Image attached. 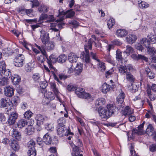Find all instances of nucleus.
<instances>
[{"instance_id":"obj_1","label":"nucleus","mask_w":156,"mask_h":156,"mask_svg":"<svg viewBox=\"0 0 156 156\" xmlns=\"http://www.w3.org/2000/svg\"><path fill=\"white\" fill-rule=\"evenodd\" d=\"M65 122V119L63 118H61L58 120V125H57V132L59 136L62 137L64 136L69 135L73 136V133L71 132L69 129H68L65 127L64 123Z\"/></svg>"},{"instance_id":"obj_2","label":"nucleus","mask_w":156,"mask_h":156,"mask_svg":"<svg viewBox=\"0 0 156 156\" xmlns=\"http://www.w3.org/2000/svg\"><path fill=\"white\" fill-rule=\"evenodd\" d=\"M93 41L91 39L89 40L87 44L84 45L85 52H82L80 55V58L86 63H88L90 62V58L88 49H91L92 48V44Z\"/></svg>"},{"instance_id":"obj_3","label":"nucleus","mask_w":156,"mask_h":156,"mask_svg":"<svg viewBox=\"0 0 156 156\" xmlns=\"http://www.w3.org/2000/svg\"><path fill=\"white\" fill-rule=\"evenodd\" d=\"M59 13L58 16L59 17V19L57 20H56L58 22L62 21L64 19L65 16L66 18H70L73 17L75 14V12L72 10H68L65 12L63 11L62 9L59 10Z\"/></svg>"},{"instance_id":"obj_4","label":"nucleus","mask_w":156,"mask_h":156,"mask_svg":"<svg viewBox=\"0 0 156 156\" xmlns=\"http://www.w3.org/2000/svg\"><path fill=\"white\" fill-rule=\"evenodd\" d=\"M77 144L75 145L73 143H69L71 147L72 148V156H83L82 154H80V151L78 146H81L82 142L79 140L77 139Z\"/></svg>"},{"instance_id":"obj_5","label":"nucleus","mask_w":156,"mask_h":156,"mask_svg":"<svg viewBox=\"0 0 156 156\" xmlns=\"http://www.w3.org/2000/svg\"><path fill=\"white\" fill-rule=\"evenodd\" d=\"M12 107V104L9 99L5 98L0 99V107H6L8 110H10Z\"/></svg>"},{"instance_id":"obj_6","label":"nucleus","mask_w":156,"mask_h":156,"mask_svg":"<svg viewBox=\"0 0 156 156\" xmlns=\"http://www.w3.org/2000/svg\"><path fill=\"white\" fill-rule=\"evenodd\" d=\"M14 64L16 66L21 67L25 63V58L22 54L17 55L14 59Z\"/></svg>"},{"instance_id":"obj_7","label":"nucleus","mask_w":156,"mask_h":156,"mask_svg":"<svg viewBox=\"0 0 156 156\" xmlns=\"http://www.w3.org/2000/svg\"><path fill=\"white\" fill-rule=\"evenodd\" d=\"M147 103L148 104L149 106L151 109V110L147 111V118H151L156 124V114L152 110L153 106L152 104L148 99H147Z\"/></svg>"},{"instance_id":"obj_8","label":"nucleus","mask_w":156,"mask_h":156,"mask_svg":"<svg viewBox=\"0 0 156 156\" xmlns=\"http://www.w3.org/2000/svg\"><path fill=\"white\" fill-rule=\"evenodd\" d=\"M40 32V38L42 42L44 44L46 45L49 41V34L46 31L45 29H43L41 30Z\"/></svg>"},{"instance_id":"obj_9","label":"nucleus","mask_w":156,"mask_h":156,"mask_svg":"<svg viewBox=\"0 0 156 156\" xmlns=\"http://www.w3.org/2000/svg\"><path fill=\"white\" fill-rule=\"evenodd\" d=\"M119 70L121 73L124 74L127 72H132L134 70V69L131 65L129 64L127 66H120L119 67Z\"/></svg>"},{"instance_id":"obj_10","label":"nucleus","mask_w":156,"mask_h":156,"mask_svg":"<svg viewBox=\"0 0 156 156\" xmlns=\"http://www.w3.org/2000/svg\"><path fill=\"white\" fill-rule=\"evenodd\" d=\"M98 112L99 116L101 118L104 119H108L111 116V115L107 109L104 108H99L98 110Z\"/></svg>"},{"instance_id":"obj_11","label":"nucleus","mask_w":156,"mask_h":156,"mask_svg":"<svg viewBox=\"0 0 156 156\" xmlns=\"http://www.w3.org/2000/svg\"><path fill=\"white\" fill-rule=\"evenodd\" d=\"M145 123L144 121L143 123L138 126L136 128L133 129V133L136 134L138 135H142L144 134L146 132L144 130V126Z\"/></svg>"},{"instance_id":"obj_12","label":"nucleus","mask_w":156,"mask_h":156,"mask_svg":"<svg viewBox=\"0 0 156 156\" xmlns=\"http://www.w3.org/2000/svg\"><path fill=\"white\" fill-rule=\"evenodd\" d=\"M14 90L13 88L9 86H7L4 88V93L5 95L7 97H11L14 94Z\"/></svg>"},{"instance_id":"obj_13","label":"nucleus","mask_w":156,"mask_h":156,"mask_svg":"<svg viewBox=\"0 0 156 156\" xmlns=\"http://www.w3.org/2000/svg\"><path fill=\"white\" fill-rule=\"evenodd\" d=\"M124 105L123 104H122L120 105H119V109L122 110V114L123 115H130L132 114L133 112V110L129 108V106H126L124 109L122 110V108L124 107Z\"/></svg>"},{"instance_id":"obj_14","label":"nucleus","mask_w":156,"mask_h":156,"mask_svg":"<svg viewBox=\"0 0 156 156\" xmlns=\"http://www.w3.org/2000/svg\"><path fill=\"white\" fill-rule=\"evenodd\" d=\"M18 116V114L16 112H12L10 115L8 120L9 124L10 125L14 124Z\"/></svg>"},{"instance_id":"obj_15","label":"nucleus","mask_w":156,"mask_h":156,"mask_svg":"<svg viewBox=\"0 0 156 156\" xmlns=\"http://www.w3.org/2000/svg\"><path fill=\"white\" fill-rule=\"evenodd\" d=\"M9 145L12 149L14 151H18L20 149V147L18 142L13 139L9 140Z\"/></svg>"},{"instance_id":"obj_16","label":"nucleus","mask_w":156,"mask_h":156,"mask_svg":"<svg viewBox=\"0 0 156 156\" xmlns=\"http://www.w3.org/2000/svg\"><path fill=\"white\" fill-rule=\"evenodd\" d=\"M107 110L109 112L111 116L112 114L117 112V108L115 105L112 104H108L106 106Z\"/></svg>"},{"instance_id":"obj_17","label":"nucleus","mask_w":156,"mask_h":156,"mask_svg":"<svg viewBox=\"0 0 156 156\" xmlns=\"http://www.w3.org/2000/svg\"><path fill=\"white\" fill-rule=\"evenodd\" d=\"M90 54L93 59L96 60L98 62H99L98 66L99 69L102 72L104 71L106 69L105 64L103 62H100L99 60L97 59L95 53H94L93 52H91L90 53Z\"/></svg>"},{"instance_id":"obj_18","label":"nucleus","mask_w":156,"mask_h":156,"mask_svg":"<svg viewBox=\"0 0 156 156\" xmlns=\"http://www.w3.org/2000/svg\"><path fill=\"white\" fill-rule=\"evenodd\" d=\"M113 87V85L111 87L106 83H104L101 86V89L103 93H106L107 92L111 90V89H112Z\"/></svg>"},{"instance_id":"obj_19","label":"nucleus","mask_w":156,"mask_h":156,"mask_svg":"<svg viewBox=\"0 0 156 156\" xmlns=\"http://www.w3.org/2000/svg\"><path fill=\"white\" fill-rule=\"evenodd\" d=\"M147 42L151 43L152 44L156 43V34L153 33L149 34L147 36Z\"/></svg>"},{"instance_id":"obj_20","label":"nucleus","mask_w":156,"mask_h":156,"mask_svg":"<svg viewBox=\"0 0 156 156\" xmlns=\"http://www.w3.org/2000/svg\"><path fill=\"white\" fill-rule=\"evenodd\" d=\"M116 34L118 37H123L126 36L128 32L125 29H119L116 30Z\"/></svg>"},{"instance_id":"obj_21","label":"nucleus","mask_w":156,"mask_h":156,"mask_svg":"<svg viewBox=\"0 0 156 156\" xmlns=\"http://www.w3.org/2000/svg\"><path fill=\"white\" fill-rule=\"evenodd\" d=\"M35 119L37 121V124L38 126L43 124L45 120L44 117L41 114L36 115Z\"/></svg>"},{"instance_id":"obj_22","label":"nucleus","mask_w":156,"mask_h":156,"mask_svg":"<svg viewBox=\"0 0 156 156\" xmlns=\"http://www.w3.org/2000/svg\"><path fill=\"white\" fill-rule=\"evenodd\" d=\"M35 63L34 62H31L25 66V70L27 72H30L35 67Z\"/></svg>"},{"instance_id":"obj_23","label":"nucleus","mask_w":156,"mask_h":156,"mask_svg":"<svg viewBox=\"0 0 156 156\" xmlns=\"http://www.w3.org/2000/svg\"><path fill=\"white\" fill-rule=\"evenodd\" d=\"M147 51L148 54L151 56V59L154 60V57H155L154 56L156 51L155 49L153 47L148 46L147 48Z\"/></svg>"},{"instance_id":"obj_24","label":"nucleus","mask_w":156,"mask_h":156,"mask_svg":"<svg viewBox=\"0 0 156 156\" xmlns=\"http://www.w3.org/2000/svg\"><path fill=\"white\" fill-rule=\"evenodd\" d=\"M125 97V94L124 92L121 91L119 94V95L116 98V101L119 104H123L122 103L124 101V99Z\"/></svg>"},{"instance_id":"obj_25","label":"nucleus","mask_w":156,"mask_h":156,"mask_svg":"<svg viewBox=\"0 0 156 156\" xmlns=\"http://www.w3.org/2000/svg\"><path fill=\"white\" fill-rule=\"evenodd\" d=\"M78 58V56L73 53H70L68 55V60L72 63L76 62Z\"/></svg>"},{"instance_id":"obj_26","label":"nucleus","mask_w":156,"mask_h":156,"mask_svg":"<svg viewBox=\"0 0 156 156\" xmlns=\"http://www.w3.org/2000/svg\"><path fill=\"white\" fill-rule=\"evenodd\" d=\"M137 38L136 36L133 34H129L126 37V40L129 44H132L136 41Z\"/></svg>"},{"instance_id":"obj_27","label":"nucleus","mask_w":156,"mask_h":156,"mask_svg":"<svg viewBox=\"0 0 156 156\" xmlns=\"http://www.w3.org/2000/svg\"><path fill=\"white\" fill-rule=\"evenodd\" d=\"M11 80L13 83L16 85L21 81V78L18 75L14 74L11 76Z\"/></svg>"},{"instance_id":"obj_28","label":"nucleus","mask_w":156,"mask_h":156,"mask_svg":"<svg viewBox=\"0 0 156 156\" xmlns=\"http://www.w3.org/2000/svg\"><path fill=\"white\" fill-rule=\"evenodd\" d=\"M12 134L13 137L19 140L21 138V134L20 132L16 129H13L12 132Z\"/></svg>"},{"instance_id":"obj_29","label":"nucleus","mask_w":156,"mask_h":156,"mask_svg":"<svg viewBox=\"0 0 156 156\" xmlns=\"http://www.w3.org/2000/svg\"><path fill=\"white\" fill-rule=\"evenodd\" d=\"M43 140L46 144H51L52 139L48 133H47L44 136Z\"/></svg>"},{"instance_id":"obj_30","label":"nucleus","mask_w":156,"mask_h":156,"mask_svg":"<svg viewBox=\"0 0 156 156\" xmlns=\"http://www.w3.org/2000/svg\"><path fill=\"white\" fill-rule=\"evenodd\" d=\"M83 70V64L79 63L77 64L76 67L75 68L74 71L75 74L79 75L82 71Z\"/></svg>"},{"instance_id":"obj_31","label":"nucleus","mask_w":156,"mask_h":156,"mask_svg":"<svg viewBox=\"0 0 156 156\" xmlns=\"http://www.w3.org/2000/svg\"><path fill=\"white\" fill-rule=\"evenodd\" d=\"M155 132H156V130L151 124H149L147 127V134L150 136Z\"/></svg>"},{"instance_id":"obj_32","label":"nucleus","mask_w":156,"mask_h":156,"mask_svg":"<svg viewBox=\"0 0 156 156\" xmlns=\"http://www.w3.org/2000/svg\"><path fill=\"white\" fill-rule=\"evenodd\" d=\"M131 57L135 60H138L140 59L146 61V58L143 55L134 54L131 55Z\"/></svg>"},{"instance_id":"obj_33","label":"nucleus","mask_w":156,"mask_h":156,"mask_svg":"<svg viewBox=\"0 0 156 156\" xmlns=\"http://www.w3.org/2000/svg\"><path fill=\"white\" fill-rule=\"evenodd\" d=\"M48 65L49 66V69L48 67L46 66L45 65L44 66V69L45 70L46 72L48 73V74H50V73H51V69H54V70H53V71L54 72H56L57 71V69L54 68L51 64H50V63L49 62H48Z\"/></svg>"},{"instance_id":"obj_34","label":"nucleus","mask_w":156,"mask_h":156,"mask_svg":"<svg viewBox=\"0 0 156 156\" xmlns=\"http://www.w3.org/2000/svg\"><path fill=\"white\" fill-rule=\"evenodd\" d=\"M4 71H2L0 73V75L2 76L5 77L8 79V77H10L11 75V73L9 69H5Z\"/></svg>"},{"instance_id":"obj_35","label":"nucleus","mask_w":156,"mask_h":156,"mask_svg":"<svg viewBox=\"0 0 156 156\" xmlns=\"http://www.w3.org/2000/svg\"><path fill=\"white\" fill-rule=\"evenodd\" d=\"M44 96L46 98L50 100H53L55 98L54 94L52 92L49 91H46L44 93Z\"/></svg>"},{"instance_id":"obj_36","label":"nucleus","mask_w":156,"mask_h":156,"mask_svg":"<svg viewBox=\"0 0 156 156\" xmlns=\"http://www.w3.org/2000/svg\"><path fill=\"white\" fill-rule=\"evenodd\" d=\"M57 58L56 56L54 54H52L49 57L47 58L48 63L49 62L50 64H51L52 63H55L57 61Z\"/></svg>"},{"instance_id":"obj_37","label":"nucleus","mask_w":156,"mask_h":156,"mask_svg":"<svg viewBox=\"0 0 156 156\" xmlns=\"http://www.w3.org/2000/svg\"><path fill=\"white\" fill-rule=\"evenodd\" d=\"M27 124L26 121L24 119H21L19 120L17 124V127L19 128H22L25 127Z\"/></svg>"},{"instance_id":"obj_38","label":"nucleus","mask_w":156,"mask_h":156,"mask_svg":"<svg viewBox=\"0 0 156 156\" xmlns=\"http://www.w3.org/2000/svg\"><path fill=\"white\" fill-rule=\"evenodd\" d=\"M84 91V89L82 88H76L75 90V93L77 95L78 97L80 98L82 97V95L83 92Z\"/></svg>"},{"instance_id":"obj_39","label":"nucleus","mask_w":156,"mask_h":156,"mask_svg":"<svg viewBox=\"0 0 156 156\" xmlns=\"http://www.w3.org/2000/svg\"><path fill=\"white\" fill-rule=\"evenodd\" d=\"M125 74H126V78L128 81L131 82L134 81L135 79L133 75L130 72H127Z\"/></svg>"},{"instance_id":"obj_40","label":"nucleus","mask_w":156,"mask_h":156,"mask_svg":"<svg viewBox=\"0 0 156 156\" xmlns=\"http://www.w3.org/2000/svg\"><path fill=\"white\" fill-rule=\"evenodd\" d=\"M32 78L34 81L36 83H39L41 80V76L38 73H35L33 75Z\"/></svg>"},{"instance_id":"obj_41","label":"nucleus","mask_w":156,"mask_h":156,"mask_svg":"<svg viewBox=\"0 0 156 156\" xmlns=\"http://www.w3.org/2000/svg\"><path fill=\"white\" fill-rule=\"evenodd\" d=\"M34 131V129L32 126H29L25 129V132L28 135H30L33 134Z\"/></svg>"},{"instance_id":"obj_42","label":"nucleus","mask_w":156,"mask_h":156,"mask_svg":"<svg viewBox=\"0 0 156 156\" xmlns=\"http://www.w3.org/2000/svg\"><path fill=\"white\" fill-rule=\"evenodd\" d=\"M39 11L40 12H46L48 11V8L46 6L41 5L38 8Z\"/></svg>"},{"instance_id":"obj_43","label":"nucleus","mask_w":156,"mask_h":156,"mask_svg":"<svg viewBox=\"0 0 156 156\" xmlns=\"http://www.w3.org/2000/svg\"><path fill=\"white\" fill-rule=\"evenodd\" d=\"M134 52V49L133 48L129 45H127L126 47V50L124 52L126 53L127 56L130 55V53H132Z\"/></svg>"},{"instance_id":"obj_44","label":"nucleus","mask_w":156,"mask_h":156,"mask_svg":"<svg viewBox=\"0 0 156 156\" xmlns=\"http://www.w3.org/2000/svg\"><path fill=\"white\" fill-rule=\"evenodd\" d=\"M67 59V57L65 55H60L57 58V61L59 62L63 63Z\"/></svg>"},{"instance_id":"obj_45","label":"nucleus","mask_w":156,"mask_h":156,"mask_svg":"<svg viewBox=\"0 0 156 156\" xmlns=\"http://www.w3.org/2000/svg\"><path fill=\"white\" fill-rule=\"evenodd\" d=\"M9 82V79L5 77L0 78V85L4 86L7 84Z\"/></svg>"},{"instance_id":"obj_46","label":"nucleus","mask_w":156,"mask_h":156,"mask_svg":"<svg viewBox=\"0 0 156 156\" xmlns=\"http://www.w3.org/2000/svg\"><path fill=\"white\" fill-rule=\"evenodd\" d=\"M20 101V99L18 97L14 96L11 99L10 102H12V106L13 105H16L19 103Z\"/></svg>"},{"instance_id":"obj_47","label":"nucleus","mask_w":156,"mask_h":156,"mask_svg":"<svg viewBox=\"0 0 156 156\" xmlns=\"http://www.w3.org/2000/svg\"><path fill=\"white\" fill-rule=\"evenodd\" d=\"M115 23V20L113 18H110L107 22V25L109 29L112 28Z\"/></svg>"},{"instance_id":"obj_48","label":"nucleus","mask_w":156,"mask_h":156,"mask_svg":"<svg viewBox=\"0 0 156 156\" xmlns=\"http://www.w3.org/2000/svg\"><path fill=\"white\" fill-rule=\"evenodd\" d=\"M105 99L101 98L98 99L96 101L95 104L97 105H101L105 103Z\"/></svg>"},{"instance_id":"obj_49","label":"nucleus","mask_w":156,"mask_h":156,"mask_svg":"<svg viewBox=\"0 0 156 156\" xmlns=\"http://www.w3.org/2000/svg\"><path fill=\"white\" fill-rule=\"evenodd\" d=\"M122 53L119 50L116 51V58L118 61H121L122 60Z\"/></svg>"},{"instance_id":"obj_50","label":"nucleus","mask_w":156,"mask_h":156,"mask_svg":"<svg viewBox=\"0 0 156 156\" xmlns=\"http://www.w3.org/2000/svg\"><path fill=\"white\" fill-rule=\"evenodd\" d=\"M77 86L73 84H69L67 86V90L69 91H72L75 90Z\"/></svg>"},{"instance_id":"obj_51","label":"nucleus","mask_w":156,"mask_h":156,"mask_svg":"<svg viewBox=\"0 0 156 156\" xmlns=\"http://www.w3.org/2000/svg\"><path fill=\"white\" fill-rule=\"evenodd\" d=\"M35 144V143L34 140H31L28 142L27 147L29 148V149H33V148H35L34 147Z\"/></svg>"},{"instance_id":"obj_52","label":"nucleus","mask_w":156,"mask_h":156,"mask_svg":"<svg viewBox=\"0 0 156 156\" xmlns=\"http://www.w3.org/2000/svg\"><path fill=\"white\" fill-rule=\"evenodd\" d=\"M114 70L112 68L109 70L106 71L105 72V76L106 78H108L110 77L113 74Z\"/></svg>"},{"instance_id":"obj_53","label":"nucleus","mask_w":156,"mask_h":156,"mask_svg":"<svg viewBox=\"0 0 156 156\" xmlns=\"http://www.w3.org/2000/svg\"><path fill=\"white\" fill-rule=\"evenodd\" d=\"M29 156H36V152L35 148L29 149L27 152Z\"/></svg>"},{"instance_id":"obj_54","label":"nucleus","mask_w":156,"mask_h":156,"mask_svg":"<svg viewBox=\"0 0 156 156\" xmlns=\"http://www.w3.org/2000/svg\"><path fill=\"white\" fill-rule=\"evenodd\" d=\"M55 46L54 43L52 41H50L47 44V46L45 48L48 50H52L54 48Z\"/></svg>"},{"instance_id":"obj_55","label":"nucleus","mask_w":156,"mask_h":156,"mask_svg":"<svg viewBox=\"0 0 156 156\" xmlns=\"http://www.w3.org/2000/svg\"><path fill=\"white\" fill-rule=\"evenodd\" d=\"M149 151L152 152L156 151V143L153 144L149 146Z\"/></svg>"},{"instance_id":"obj_56","label":"nucleus","mask_w":156,"mask_h":156,"mask_svg":"<svg viewBox=\"0 0 156 156\" xmlns=\"http://www.w3.org/2000/svg\"><path fill=\"white\" fill-rule=\"evenodd\" d=\"M51 88L53 90L55 94L57 95L58 92V90L56 87V84L54 83H52L51 84Z\"/></svg>"},{"instance_id":"obj_57","label":"nucleus","mask_w":156,"mask_h":156,"mask_svg":"<svg viewBox=\"0 0 156 156\" xmlns=\"http://www.w3.org/2000/svg\"><path fill=\"white\" fill-rule=\"evenodd\" d=\"M23 11L26 13L29 16L31 17L33 16V10L32 9H23Z\"/></svg>"},{"instance_id":"obj_58","label":"nucleus","mask_w":156,"mask_h":156,"mask_svg":"<svg viewBox=\"0 0 156 156\" xmlns=\"http://www.w3.org/2000/svg\"><path fill=\"white\" fill-rule=\"evenodd\" d=\"M5 66L6 65L4 61L0 62V73L6 69Z\"/></svg>"},{"instance_id":"obj_59","label":"nucleus","mask_w":156,"mask_h":156,"mask_svg":"<svg viewBox=\"0 0 156 156\" xmlns=\"http://www.w3.org/2000/svg\"><path fill=\"white\" fill-rule=\"evenodd\" d=\"M32 113L30 111H28L24 113V117L26 119H29L32 116Z\"/></svg>"},{"instance_id":"obj_60","label":"nucleus","mask_w":156,"mask_h":156,"mask_svg":"<svg viewBox=\"0 0 156 156\" xmlns=\"http://www.w3.org/2000/svg\"><path fill=\"white\" fill-rule=\"evenodd\" d=\"M48 17V16L47 14H42L40 16L39 20L38 22H40L41 21L45 20L47 19Z\"/></svg>"},{"instance_id":"obj_61","label":"nucleus","mask_w":156,"mask_h":156,"mask_svg":"<svg viewBox=\"0 0 156 156\" xmlns=\"http://www.w3.org/2000/svg\"><path fill=\"white\" fill-rule=\"evenodd\" d=\"M45 128L48 131H53L54 129V127L51 124H47L45 125Z\"/></svg>"},{"instance_id":"obj_62","label":"nucleus","mask_w":156,"mask_h":156,"mask_svg":"<svg viewBox=\"0 0 156 156\" xmlns=\"http://www.w3.org/2000/svg\"><path fill=\"white\" fill-rule=\"evenodd\" d=\"M69 23L70 25H73V27H76L79 25V23L76 21L74 20L69 21Z\"/></svg>"},{"instance_id":"obj_63","label":"nucleus","mask_w":156,"mask_h":156,"mask_svg":"<svg viewBox=\"0 0 156 156\" xmlns=\"http://www.w3.org/2000/svg\"><path fill=\"white\" fill-rule=\"evenodd\" d=\"M82 97H80V98H85L86 99H88L90 98V95L88 93H85L84 92L82 95Z\"/></svg>"},{"instance_id":"obj_64","label":"nucleus","mask_w":156,"mask_h":156,"mask_svg":"<svg viewBox=\"0 0 156 156\" xmlns=\"http://www.w3.org/2000/svg\"><path fill=\"white\" fill-rule=\"evenodd\" d=\"M139 7L142 9H144L146 8V2H144L141 1L140 2H139Z\"/></svg>"}]
</instances>
